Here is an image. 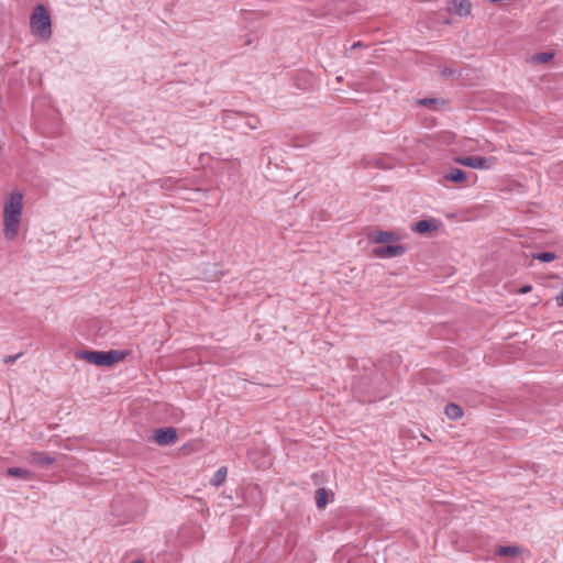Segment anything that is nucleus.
<instances>
[{
    "mask_svg": "<svg viewBox=\"0 0 563 563\" xmlns=\"http://www.w3.org/2000/svg\"><path fill=\"white\" fill-rule=\"evenodd\" d=\"M23 211V194L13 191L8 195L3 203V235L7 240H13L20 229Z\"/></svg>",
    "mask_w": 563,
    "mask_h": 563,
    "instance_id": "f257e3e1",
    "label": "nucleus"
},
{
    "mask_svg": "<svg viewBox=\"0 0 563 563\" xmlns=\"http://www.w3.org/2000/svg\"><path fill=\"white\" fill-rule=\"evenodd\" d=\"M221 119L225 129L241 132L245 129L256 130L261 122L256 115L236 111H223Z\"/></svg>",
    "mask_w": 563,
    "mask_h": 563,
    "instance_id": "f03ea898",
    "label": "nucleus"
},
{
    "mask_svg": "<svg viewBox=\"0 0 563 563\" xmlns=\"http://www.w3.org/2000/svg\"><path fill=\"white\" fill-rule=\"evenodd\" d=\"M31 30L34 35L48 40L52 35V23L48 11L43 4H38L30 18Z\"/></svg>",
    "mask_w": 563,
    "mask_h": 563,
    "instance_id": "7ed1b4c3",
    "label": "nucleus"
},
{
    "mask_svg": "<svg viewBox=\"0 0 563 563\" xmlns=\"http://www.w3.org/2000/svg\"><path fill=\"white\" fill-rule=\"evenodd\" d=\"M76 358L85 360L90 364L98 366H109L119 361V353L114 350L103 351H77L75 353Z\"/></svg>",
    "mask_w": 563,
    "mask_h": 563,
    "instance_id": "20e7f679",
    "label": "nucleus"
},
{
    "mask_svg": "<svg viewBox=\"0 0 563 563\" xmlns=\"http://www.w3.org/2000/svg\"><path fill=\"white\" fill-rule=\"evenodd\" d=\"M455 163L467 166L475 169H490L495 166L496 157H483V156H461L454 158Z\"/></svg>",
    "mask_w": 563,
    "mask_h": 563,
    "instance_id": "39448f33",
    "label": "nucleus"
},
{
    "mask_svg": "<svg viewBox=\"0 0 563 563\" xmlns=\"http://www.w3.org/2000/svg\"><path fill=\"white\" fill-rule=\"evenodd\" d=\"M177 440V431L175 428L167 427L157 429L154 433V441L163 446L170 445Z\"/></svg>",
    "mask_w": 563,
    "mask_h": 563,
    "instance_id": "423d86ee",
    "label": "nucleus"
},
{
    "mask_svg": "<svg viewBox=\"0 0 563 563\" xmlns=\"http://www.w3.org/2000/svg\"><path fill=\"white\" fill-rule=\"evenodd\" d=\"M406 252L404 245H384L373 250V254L379 258H391L402 255Z\"/></svg>",
    "mask_w": 563,
    "mask_h": 563,
    "instance_id": "0eeeda50",
    "label": "nucleus"
},
{
    "mask_svg": "<svg viewBox=\"0 0 563 563\" xmlns=\"http://www.w3.org/2000/svg\"><path fill=\"white\" fill-rule=\"evenodd\" d=\"M471 9L472 4L468 0H450L448 3V11L461 18L470 15Z\"/></svg>",
    "mask_w": 563,
    "mask_h": 563,
    "instance_id": "6e6552de",
    "label": "nucleus"
},
{
    "mask_svg": "<svg viewBox=\"0 0 563 563\" xmlns=\"http://www.w3.org/2000/svg\"><path fill=\"white\" fill-rule=\"evenodd\" d=\"M368 240L376 244H384L391 241H398L399 236L394 232L375 230L368 234Z\"/></svg>",
    "mask_w": 563,
    "mask_h": 563,
    "instance_id": "1a4fd4ad",
    "label": "nucleus"
},
{
    "mask_svg": "<svg viewBox=\"0 0 563 563\" xmlns=\"http://www.w3.org/2000/svg\"><path fill=\"white\" fill-rule=\"evenodd\" d=\"M437 229L438 222L435 220H420L413 225V231L419 234H426Z\"/></svg>",
    "mask_w": 563,
    "mask_h": 563,
    "instance_id": "9d476101",
    "label": "nucleus"
},
{
    "mask_svg": "<svg viewBox=\"0 0 563 563\" xmlns=\"http://www.w3.org/2000/svg\"><path fill=\"white\" fill-rule=\"evenodd\" d=\"M522 548L518 545H499L495 550V555L497 556H518L522 554Z\"/></svg>",
    "mask_w": 563,
    "mask_h": 563,
    "instance_id": "9b49d317",
    "label": "nucleus"
},
{
    "mask_svg": "<svg viewBox=\"0 0 563 563\" xmlns=\"http://www.w3.org/2000/svg\"><path fill=\"white\" fill-rule=\"evenodd\" d=\"M443 179L452 183H462L466 179V173L460 168H451L444 176Z\"/></svg>",
    "mask_w": 563,
    "mask_h": 563,
    "instance_id": "f8f14e48",
    "label": "nucleus"
},
{
    "mask_svg": "<svg viewBox=\"0 0 563 563\" xmlns=\"http://www.w3.org/2000/svg\"><path fill=\"white\" fill-rule=\"evenodd\" d=\"M444 413L450 420H459L463 417L462 408L454 402H450L445 406Z\"/></svg>",
    "mask_w": 563,
    "mask_h": 563,
    "instance_id": "ddd939ff",
    "label": "nucleus"
},
{
    "mask_svg": "<svg viewBox=\"0 0 563 563\" xmlns=\"http://www.w3.org/2000/svg\"><path fill=\"white\" fill-rule=\"evenodd\" d=\"M227 475L228 468L225 466H221L211 477L210 484L216 488L220 487L225 482Z\"/></svg>",
    "mask_w": 563,
    "mask_h": 563,
    "instance_id": "4468645a",
    "label": "nucleus"
},
{
    "mask_svg": "<svg viewBox=\"0 0 563 563\" xmlns=\"http://www.w3.org/2000/svg\"><path fill=\"white\" fill-rule=\"evenodd\" d=\"M7 474L12 477L21 478V479H29L32 475V473L23 467H9L7 470Z\"/></svg>",
    "mask_w": 563,
    "mask_h": 563,
    "instance_id": "2eb2a0df",
    "label": "nucleus"
},
{
    "mask_svg": "<svg viewBox=\"0 0 563 563\" xmlns=\"http://www.w3.org/2000/svg\"><path fill=\"white\" fill-rule=\"evenodd\" d=\"M33 462L40 466H47L55 462V459L43 452H36L33 454Z\"/></svg>",
    "mask_w": 563,
    "mask_h": 563,
    "instance_id": "dca6fc26",
    "label": "nucleus"
},
{
    "mask_svg": "<svg viewBox=\"0 0 563 563\" xmlns=\"http://www.w3.org/2000/svg\"><path fill=\"white\" fill-rule=\"evenodd\" d=\"M419 106H424L430 109H438L439 104H444V100L437 98H422L417 101Z\"/></svg>",
    "mask_w": 563,
    "mask_h": 563,
    "instance_id": "f3484780",
    "label": "nucleus"
},
{
    "mask_svg": "<svg viewBox=\"0 0 563 563\" xmlns=\"http://www.w3.org/2000/svg\"><path fill=\"white\" fill-rule=\"evenodd\" d=\"M553 57H554V54L552 52H542V53L536 54L532 57V60L534 63L545 64V63L550 62Z\"/></svg>",
    "mask_w": 563,
    "mask_h": 563,
    "instance_id": "a211bd4d",
    "label": "nucleus"
},
{
    "mask_svg": "<svg viewBox=\"0 0 563 563\" xmlns=\"http://www.w3.org/2000/svg\"><path fill=\"white\" fill-rule=\"evenodd\" d=\"M533 258L543 263H550L556 258V255L552 252H541L534 254Z\"/></svg>",
    "mask_w": 563,
    "mask_h": 563,
    "instance_id": "6ab92c4d",
    "label": "nucleus"
},
{
    "mask_svg": "<svg viewBox=\"0 0 563 563\" xmlns=\"http://www.w3.org/2000/svg\"><path fill=\"white\" fill-rule=\"evenodd\" d=\"M334 495H317V507L319 509L324 508L329 503L333 501Z\"/></svg>",
    "mask_w": 563,
    "mask_h": 563,
    "instance_id": "aec40b11",
    "label": "nucleus"
},
{
    "mask_svg": "<svg viewBox=\"0 0 563 563\" xmlns=\"http://www.w3.org/2000/svg\"><path fill=\"white\" fill-rule=\"evenodd\" d=\"M21 356H22V353H19L16 355H7L3 357V363L11 364V363L15 362L18 358H20Z\"/></svg>",
    "mask_w": 563,
    "mask_h": 563,
    "instance_id": "412c9836",
    "label": "nucleus"
},
{
    "mask_svg": "<svg viewBox=\"0 0 563 563\" xmlns=\"http://www.w3.org/2000/svg\"><path fill=\"white\" fill-rule=\"evenodd\" d=\"M453 74H454V70H453V69H451L450 67H443V68L441 69V75H442L443 77H445V78H446V77L452 76Z\"/></svg>",
    "mask_w": 563,
    "mask_h": 563,
    "instance_id": "4be33fe9",
    "label": "nucleus"
},
{
    "mask_svg": "<svg viewBox=\"0 0 563 563\" xmlns=\"http://www.w3.org/2000/svg\"><path fill=\"white\" fill-rule=\"evenodd\" d=\"M532 289V287L530 285H526L523 287L520 288V292L522 294H527L529 292L530 290Z\"/></svg>",
    "mask_w": 563,
    "mask_h": 563,
    "instance_id": "5701e85b",
    "label": "nucleus"
},
{
    "mask_svg": "<svg viewBox=\"0 0 563 563\" xmlns=\"http://www.w3.org/2000/svg\"><path fill=\"white\" fill-rule=\"evenodd\" d=\"M555 301L558 303L559 307H563V295H559L556 298H555Z\"/></svg>",
    "mask_w": 563,
    "mask_h": 563,
    "instance_id": "b1692460",
    "label": "nucleus"
},
{
    "mask_svg": "<svg viewBox=\"0 0 563 563\" xmlns=\"http://www.w3.org/2000/svg\"><path fill=\"white\" fill-rule=\"evenodd\" d=\"M314 493H319V494H322V493H332L331 490H328L327 488L324 487H319L314 490Z\"/></svg>",
    "mask_w": 563,
    "mask_h": 563,
    "instance_id": "393cba45",
    "label": "nucleus"
},
{
    "mask_svg": "<svg viewBox=\"0 0 563 563\" xmlns=\"http://www.w3.org/2000/svg\"><path fill=\"white\" fill-rule=\"evenodd\" d=\"M361 46H362V43H361V42H356V43H354V44L351 46V48H352V49H354V48H358V47H361Z\"/></svg>",
    "mask_w": 563,
    "mask_h": 563,
    "instance_id": "a878e982",
    "label": "nucleus"
},
{
    "mask_svg": "<svg viewBox=\"0 0 563 563\" xmlns=\"http://www.w3.org/2000/svg\"><path fill=\"white\" fill-rule=\"evenodd\" d=\"M131 563H143V562L141 560H135V561H133Z\"/></svg>",
    "mask_w": 563,
    "mask_h": 563,
    "instance_id": "bb28decb",
    "label": "nucleus"
}]
</instances>
